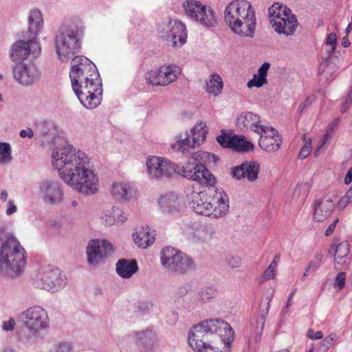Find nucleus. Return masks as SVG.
<instances>
[{
  "mask_svg": "<svg viewBox=\"0 0 352 352\" xmlns=\"http://www.w3.org/2000/svg\"><path fill=\"white\" fill-rule=\"evenodd\" d=\"M338 222V219H336L333 221V222L329 225V226L328 227V228L327 229L326 232H325V234L327 236H329L330 234H331L334 230H335V228H336V223Z\"/></svg>",
  "mask_w": 352,
  "mask_h": 352,
  "instance_id": "nucleus-61",
  "label": "nucleus"
},
{
  "mask_svg": "<svg viewBox=\"0 0 352 352\" xmlns=\"http://www.w3.org/2000/svg\"><path fill=\"white\" fill-rule=\"evenodd\" d=\"M217 296V289L213 286L201 288L195 296L197 303L206 304L212 300Z\"/></svg>",
  "mask_w": 352,
  "mask_h": 352,
  "instance_id": "nucleus-38",
  "label": "nucleus"
},
{
  "mask_svg": "<svg viewBox=\"0 0 352 352\" xmlns=\"http://www.w3.org/2000/svg\"><path fill=\"white\" fill-rule=\"evenodd\" d=\"M280 254H276L274 256V258L272 261V262L271 263V264L270 265V266H271L272 267H274L275 269H276L277 267V265H278V263L280 261Z\"/></svg>",
  "mask_w": 352,
  "mask_h": 352,
  "instance_id": "nucleus-64",
  "label": "nucleus"
},
{
  "mask_svg": "<svg viewBox=\"0 0 352 352\" xmlns=\"http://www.w3.org/2000/svg\"><path fill=\"white\" fill-rule=\"evenodd\" d=\"M162 75L163 86H166L177 80L180 73V68L175 65H163L159 67Z\"/></svg>",
  "mask_w": 352,
  "mask_h": 352,
  "instance_id": "nucleus-32",
  "label": "nucleus"
},
{
  "mask_svg": "<svg viewBox=\"0 0 352 352\" xmlns=\"http://www.w3.org/2000/svg\"><path fill=\"white\" fill-rule=\"evenodd\" d=\"M160 261L164 269L173 274H185L195 267L190 257L172 247H166L162 250Z\"/></svg>",
  "mask_w": 352,
  "mask_h": 352,
  "instance_id": "nucleus-9",
  "label": "nucleus"
},
{
  "mask_svg": "<svg viewBox=\"0 0 352 352\" xmlns=\"http://www.w3.org/2000/svg\"><path fill=\"white\" fill-rule=\"evenodd\" d=\"M188 294V289L184 285L178 286L174 292L175 297L182 298Z\"/></svg>",
  "mask_w": 352,
  "mask_h": 352,
  "instance_id": "nucleus-55",
  "label": "nucleus"
},
{
  "mask_svg": "<svg viewBox=\"0 0 352 352\" xmlns=\"http://www.w3.org/2000/svg\"><path fill=\"white\" fill-rule=\"evenodd\" d=\"M330 55L331 54H328V56L326 58H322V61L320 63L318 68V73L320 74H323L326 69L330 66Z\"/></svg>",
  "mask_w": 352,
  "mask_h": 352,
  "instance_id": "nucleus-51",
  "label": "nucleus"
},
{
  "mask_svg": "<svg viewBox=\"0 0 352 352\" xmlns=\"http://www.w3.org/2000/svg\"><path fill=\"white\" fill-rule=\"evenodd\" d=\"M43 19L41 12L38 10H32L30 12L28 17V32L30 36L37 39L43 27Z\"/></svg>",
  "mask_w": 352,
  "mask_h": 352,
  "instance_id": "nucleus-30",
  "label": "nucleus"
},
{
  "mask_svg": "<svg viewBox=\"0 0 352 352\" xmlns=\"http://www.w3.org/2000/svg\"><path fill=\"white\" fill-rule=\"evenodd\" d=\"M217 157L212 153L199 151L192 155L191 160L181 166L179 175L200 185L213 187L216 184L215 177L206 166L216 164Z\"/></svg>",
  "mask_w": 352,
  "mask_h": 352,
  "instance_id": "nucleus-6",
  "label": "nucleus"
},
{
  "mask_svg": "<svg viewBox=\"0 0 352 352\" xmlns=\"http://www.w3.org/2000/svg\"><path fill=\"white\" fill-rule=\"evenodd\" d=\"M15 326V321L13 318H10L8 321H5L3 322L2 329L4 331H11L14 329Z\"/></svg>",
  "mask_w": 352,
  "mask_h": 352,
  "instance_id": "nucleus-56",
  "label": "nucleus"
},
{
  "mask_svg": "<svg viewBox=\"0 0 352 352\" xmlns=\"http://www.w3.org/2000/svg\"><path fill=\"white\" fill-rule=\"evenodd\" d=\"M232 140V136L227 135H221L217 138V140L221 146L230 148H231Z\"/></svg>",
  "mask_w": 352,
  "mask_h": 352,
  "instance_id": "nucleus-49",
  "label": "nucleus"
},
{
  "mask_svg": "<svg viewBox=\"0 0 352 352\" xmlns=\"http://www.w3.org/2000/svg\"><path fill=\"white\" fill-rule=\"evenodd\" d=\"M227 264L232 269L237 268L241 264V258L238 256H229L227 258Z\"/></svg>",
  "mask_w": 352,
  "mask_h": 352,
  "instance_id": "nucleus-50",
  "label": "nucleus"
},
{
  "mask_svg": "<svg viewBox=\"0 0 352 352\" xmlns=\"http://www.w3.org/2000/svg\"><path fill=\"white\" fill-rule=\"evenodd\" d=\"M188 201L195 212L212 219L225 217L229 211V198L224 192L220 193L219 197L212 202L204 192H192L188 195Z\"/></svg>",
  "mask_w": 352,
  "mask_h": 352,
  "instance_id": "nucleus-8",
  "label": "nucleus"
},
{
  "mask_svg": "<svg viewBox=\"0 0 352 352\" xmlns=\"http://www.w3.org/2000/svg\"><path fill=\"white\" fill-rule=\"evenodd\" d=\"M351 201L348 199L347 197H342L338 201V208L340 210H343L346 208L347 204Z\"/></svg>",
  "mask_w": 352,
  "mask_h": 352,
  "instance_id": "nucleus-59",
  "label": "nucleus"
},
{
  "mask_svg": "<svg viewBox=\"0 0 352 352\" xmlns=\"http://www.w3.org/2000/svg\"><path fill=\"white\" fill-rule=\"evenodd\" d=\"M173 47H181L186 42L187 32L184 24L170 21L167 25L166 34L163 36Z\"/></svg>",
  "mask_w": 352,
  "mask_h": 352,
  "instance_id": "nucleus-21",
  "label": "nucleus"
},
{
  "mask_svg": "<svg viewBox=\"0 0 352 352\" xmlns=\"http://www.w3.org/2000/svg\"><path fill=\"white\" fill-rule=\"evenodd\" d=\"M9 194L7 190L1 189L0 190V201L2 203L8 202Z\"/></svg>",
  "mask_w": 352,
  "mask_h": 352,
  "instance_id": "nucleus-60",
  "label": "nucleus"
},
{
  "mask_svg": "<svg viewBox=\"0 0 352 352\" xmlns=\"http://www.w3.org/2000/svg\"><path fill=\"white\" fill-rule=\"evenodd\" d=\"M314 98L312 96L307 97L303 102H302L298 108V111L301 114L305 109L309 107L314 102Z\"/></svg>",
  "mask_w": 352,
  "mask_h": 352,
  "instance_id": "nucleus-52",
  "label": "nucleus"
},
{
  "mask_svg": "<svg viewBox=\"0 0 352 352\" xmlns=\"http://www.w3.org/2000/svg\"><path fill=\"white\" fill-rule=\"evenodd\" d=\"M69 77L72 89L83 107L94 109L100 105L102 84L94 63L85 56L74 57L71 61Z\"/></svg>",
  "mask_w": 352,
  "mask_h": 352,
  "instance_id": "nucleus-2",
  "label": "nucleus"
},
{
  "mask_svg": "<svg viewBox=\"0 0 352 352\" xmlns=\"http://www.w3.org/2000/svg\"><path fill=\"white\" fill-rule=\"evenodd\" d=\"M190 135L188 131L180 133L176 136V142L171 144V147L174 151L185 153L190 148H192L195 144H192L190 141Z\"/></svg>",
  "mask_w": 352,
  "mask_h": 352,
  "instance_id": "nucleus-34",
  "label": "nucleus"
},
{
  "mask_svg": "<svg viewBox=\"0 0 352 352\" xmlns=\"http://www.w3.org/2000/svg\"><path fill=\"white\" fill-rule=\"evenodd\" d=\"M36 287L54 293L66 285V278L60 271L52 266L41 268L34 278Z\"/></svg>",
  "mask_w": 352,
  "mask_h": 352,
  "instance_id": "nucleus-11",
  "label": "nucleus"
},
{
  "mask_svg": "<svg viewBox=\"0 0 352 352\" xmlns=\"http://www.w3.org/2000/svg\"><path fill=\"white\" fill-rule=\"evenodd\" d=\"M52 164L61 179L73 190L85 195L98 190L99 179L94 163L84 151L71 145L56 148L52 152Z\"/></svg>",
  "mask_w": 352,
  "mask_h": 352,
  "instance_id": "nucleus-1",
  "label": "nucleus"
},
{
  "mask_svg": "<svg viewBox=\"0 0 352 352\" xmlns=\"http://www.w3.org/2000/svg\"><path fill=\"white\" fill-rule=\"evenodd\" d=\"M274 296V289H270L265 297V305L261 310V314L256 318H254L251 321V327L252 333L254 334V340L255 342H258L261 340V333L263 331V326L265 324V317L268 314L270 302Z\"/></svg>",
  "mask_w": 352,
  "mask_h": 352,
  "instance_id": "nucleus-24",
  "label": "nucleus"
},
{
  "mask_svg": "<svg viewBox=\"0 0 352 352\" xmlns=\"http://www.w3.org/2000/svg\"><path fill=\"white\" fill-rule=\"evenodd\" d=\"M135 189L129 183L116 182L112 186L111 193L119 201H129L135 195Z\"/></svg>",
  "mask_w": 352,
  "mask_h": 352,
  "instance_id": "nucleus-27",
  "label": "nucleus"
},
{
  "mask_svg": "<svg viewBox=\"0 0 352 352\" xmlns=\"http://www.w3.org/2000/svg\"><path fill=\"white\" fill-rule=\"evenodd\" d=\"M21 320L32 335H37L40 330L49 327L47 311L41 306H32L21 314Z\"/></svg>",
  "mask_w": 352,
  "mask_h": 352,
  "instance_id": "nucleus-12",
  "label": "nucleus"
},
{
  "mask_svg": "<svg viewBox=\"0 0 352 352\" xmlns=\"http://www.w3.org/2000/svg\"><path fill=\"white\" fill-rule=\"evenodd\" d=\"M346 275L343 272H340L333 280V286L338 290L342 289L346 284Z\"/></svg>",
  "mask_w": 352,
  "mask_h": 352,
  "instance_id": "nucleus-45",
  "label": "nucleus"
},
{
  "mask_svg": "<svg viewBox=\"0 0 352 352\" xmlns=\"http://www.w3.org/2000/svg\"><path fill=\"white\" fill-rule=\"evenodd\" d=\"M26 252L14 237L3 241L0 248V272L10 278L19 276L26 265Z\"/></svg>",
  "mask_w": 352,
  "mask_h": 352,
  "instance_id": "nucleus-7",
  "label": "nucleus"
},
{
  "mask_svg": "<svg viewBox=\"0 0 352 352\" xmlns=\"http://www.w3.org/2000/svg\"><path fill=\"white\" fill-rule=\"evenodd\" d=\"M138 262L135 259H119L116 265L117 274L123 278H129L138 272Z\"/></svg>",
  "mask_w": 352,
  "mask_h": 352,
  "instance_id": "nucleus-28",
  "label": "nucleus"
},
{
  "mask_svg": "<svg viewBox=\"0 0 352 352\" xmlns=\"http://www.w3.org/2000/svg\"><path fill=\"white\" fill-rule=\"evenodd\" d=\"M311 140H308L307 141H306L305 142L303 146L301 148V149L299 152V154H298L299 158L305 159L307 157H308L309 155V154L311 153Z\"/></svg>",
  "mask_w": 352,
  "mask_h": 352,
  "instance_id": "nucleus-48",
  "label": "nucleus"
},
{
  "mask_svg": "<svg viewBox=\"0 0 352 352\" xmlns=\"http://www.w3.org/2000/svg\"><path fill=\"white\" fill-rule=\"evenodd\" d=\"M100 219L102 223L106 226L121 225L126 221L127 216L122 208L113 206L111 208L103 210Z\"/></svg>",
  "mask_w": 352,
  "mask_h": 352,
  "instance_id": "nucleus-26",
  "label": "nucleus"
},
{
  "mask_svg": "<svg viewBox=\"0 0 352 352\" xmlns=\"http://www.w3.org/2000/svg\"><path fill=\"white\" fill-rule=\"evenodd\" d=\"M276 269L269 266L267 269L264 272L263 276L266 280L272 279L274 277V272Z\"/></svg>",
  "mask_w": 352,
  "mask_h": 352,
  "instance_id": "nucleus-57",
  "label": "nucleus"
},
{
  "mask_svg": "<svg viewBox=\"0 0 352 352\" xmlns=\"http://www.w3.org/2000/svg\"><path fill=\"white\" fill-rule=\"evenodd\" d=\"M323 259V254L321 252H316L314 258L309 263L307 267V272L310 270L316 271L321 265Z\"/></svg>",
  "mask_w": 352,
  "mask_h": 352,
  "instance_id": "nucleus-44",
  "label": "nucleus"
},
{
  "mask_svg": "<svg viewBox=\"0 0 352 352\" xmlns=\"http://www.w3.org/2000/svg\"><path fill=\"white\" fill-rule=\"evenodd\" d=\"M74 346L70 342H60L54 344L50 352H73Z\"/></svg>",
  "mask_w": 352,
  "mask_h": 352,
  "instance_id": "nucleus-43",
  "label": "nucleus"
},
{
  "mask_svg": "<svg viewBox=\"0 0 352 352\" xmlns=\"http://www.w3.org/2000/svg\"><path fill=\"white\" fill-rule=\"evenodd\" d=\"M352 182V166L349 169L345 178L344 183L346 184H349Z\"/></svg>",
  "mask_w": 352,
  "mask_h": 352,
  "instance_id": "nucleus-63",
  "label": "nucleus"
},
{
  "mask_svg": "<svg viewBox=\"0 0 352 352\" xmlns=\"http://www.w3.org/2000/svg\"><path fill=\"white\" fill-rule=\"evenodd\" d=\"M146 166L148 176L153 179L170 177L175 173L179 175L181 168V166L170 160L157 156L148 157Z\"/></svg>",
  "mask_w": 352,
  "mask_h": 352,
  "instance_id": "nucleus-14",
  "label": "nucleus"
},
{
  "mask_svg": "<svg viewBox=\"0 0 352 352\" xmlns=\"http://www.w3.org/2000/svg\"><path fill=\"white\" fill-rule=\"evenodd\" d=\"M11 146L8 143L0 142V164H7L12 160Z\"/></svg>",
  "mask_w": 352,
  "mask_h": 352,
  "instance_id": "nucleus-42",
  "label": "nucleus"
},
{
  "mask_svg": "<svg viewBox=\"0 0 352 352\" xmlns=\"http://www.w3.org/2000/svg\"><path fill=\"white\" fill-rule=\"evenodd\" d=\"M13 77L23 86H31L40 78L41 73L33 63H17L12 69Z\"/></svg>",
  "mask_w": 352,
  "mask_h": 352,
  "instance_id": "nucleus-18",
  "label": "nucleus"
},
{
  "mask_svg": "<svg viewBox=\"0 0 352 352\" xmlns=\"http://www.w3.org/2000/svg\"><path fill=\"white\" fill-rule=\"evenodd\" d=\"M224 20L231 30L242 37L254 35L256 18L254 8L245 0H233L224 10Z\"/></svg>",
  "mask_w": 352,
  "mask_h": 352,
  "instance_id": "nucleus-4",
  "label": "nucleus"
},
{
  "mask_svg": "<svg viewBox=\"0 0 352 352\" xmlns=\"http://www.w3.org/2000/svg\"><path fill=\"white\" fill-rule=\"evenodd\" d=\"M330 250L334 251V267L336 270L347 267L351 259L348 257L349 252V244L346 241H343L339 244H333Z\"/></svg>",
  "mask_w": 352,
  "mask_h": 352,
  "instance_id": "nucleus-25",
  "label": "nucleus"
},
{
  "mask_svg": "<svg viewBox=\"0 0 352 352\" xmlns=\"http://www.w3.org/2000/svg\"><path fill=\"white\" fill-rule=\"evenodd\" d=\"M234 340V331L223 320L212 319L193 326L188 333V344L195 351H200L207 342L224 344L225 352L230 350Z\"/></svg>",
  "mask_w": 352,
  "mask_h": 352,
  "instance_id": "nucleus-3",
  "label": "nucleus"
},
{
  "mask_svg": "<svg viewBox=\"0 0 352 352\" xmlns=\"http://www.w3.org/2000/svg\"><path fill=\"white\" fill-rule=\"evenodd\" d=\"M146 82L153 86H163L162 75L159 68L151 69L145 74Z\"/></svg>",
  "mask_w": 352,
  "mask_h": 352,
  "instance_id": "nucleus-41",
  "label": "nucleus"
},
{
  "mask_svg": "<svg viewBox=\"0 0 352 352\" xmlns=\"http://www.w3.org/2000/svg\"><path fill=\"white\" fill-rule=\"evenodd\" d=\"M351 104H352V87H351L350 91L349 92V94L347 95L346 100L342 104L341 111L342 113H344L348 109V108L351 105Z\"/></svg>",
  "mask_w": 352,
  "mask_h": 352,
  "instance_id": "nucleus-54",
  "label": "nucleus"
},
{
  "mask_svg": "<svg viewBox=\"0 0 352 352\" xmlns=\"http://www.w3.org/2000/svg\"><path fill=\"white\" fill-rule=\"evenodd\" d=\"M231 148L239 152H248L254 148V144L243 135L232 136Z\"/></svg>",
  "mask_w": 352,
  "mask_h": 352,
  "instance_id": "nucleus-37",
  "label": "nucleus"
},
{
  "mask_svg": "<svg viewBox=\"0 0 352 352\" xmlns=\"http://www.w3.org/2000/svg\"><path fill=\"white\" fill-rule=\"evenodd\" d=\"M113 252L112 244L106 240H91L86 248L87 262L89 265L96 266Z\"/></svg>",
  "mask_w": 352,
  "mask_h": 352,
  "instance_id": "nucleus-15",
  "label": "nucleus"
},
{
  "mask_svg": "<svg viewBox=\"0 0 352 352\" xmlns=\"http://www.w3.org/2000/svg\"><path fill=\"white\" fill-rule=\"evenodd\" d=\"M335 204L331 199H322L316 202L314 219L317 221H322L330 216Z\"/></svg>",
  "mask_w": 352,
  "mask_h": 352,
  "instance_id": "nucleus-29",
  "label": "nucleus"
},
{
  "mask_svg": "<svg viewBox=\"0 0 352 352\" xmlns=\"http://www.w3.org/2000/svg\"><path fill=\"white\" fill-rule=\"evenodd\" d=\"M206 124L200 122L197 123L191 130L193 144L200 145L206 139L207 131Z\"/></svg>",
  "mask_w": 352,
  "mask_h": 352,
  "instance_id": "nucleus-40",
  "label": "nucleus"
},
{
  "mask_svg": "<svg viewBox=\"0 0 352 352\" xmlns=\"http://www.w3.org/2000/svg\"><path fill=\"white\" fill-rule=\"evenodd\" d=\"M261 170L260 164L254 160L245 161L232 168V176L236 179L246 178L249 182L257 180Z\"/></svg>",
  "mask_w": 352,
  "mask_h": 352,
  "instance_id": "nucleus-22",
  "label": "nucleus"
},
{
  "mask_svg": "<svg viewBox=\"0 0 352 352\" xmlns=\"http://www.w3.org/2000/svg\"><path fill=\"white\" fill-rule=\"evenodd\" d=\"M40 50L37 39L28 36L27 41L19 40L14 42L10 50V57L14 62H20L26 59L30 54L31 49Z\"/></svg>",
  "mask_w": 352,
  "mask_h": 352,
  "instance_id": "nucleus-20",
  "label": "nucleus"
},
{
  "mask_svg": "<svg viewBox=\"0 0 352 352\" xmlns=\"http://www.w3.org/2000/svg\"><path fill=\"white\" fill-rule=\"evenodd\" d=\"M236 124L241 131H251L257 134L265 126L261 124L260 116L252 111L241 112L236 118Z\"/></svg>",
  "mask_w": 352,
  "mask_h": 352,
  "instance_id": "nucleus-23",
  "label": "nucleus"
},
{
  "mask_svg": "<svg viewBox=\"0 0 352 352\" xmlns=\"http://www.w3.org/2000/svg\"><path fill=\"white\" fill-rule=\"evenodd\" d=\"M133 240L138 247L146 248L153 243L155 238L149 234L148 231L142 230L133 234Z\"/></svg>",
  "mask_w": 352,
  "mask_h": 352,
  "instance_id": "nucleus-39",
  "label": "nucleus"
},
{
  "mask_svg": "<svg viewBox=\"0 0 352 352\" xmlns=\"http://www.w3.org/2000/svg\"><path fill=\"white\" fill-rule=\"evenodd\" d=\"M85 30L84 23L78 19L68 21L58 29L54 43L60 60H67L79 52Z\"/></svg>",
  "mask_w": 352,
  "mask_h": 352,
  "instance_id": "nucleus-5",
  "label": "nucleus"
},
{
  "mask_svg": "<svg viewBox=\"0 0 352 352\" xmlns=\"http://www.w3.org/2000/svg\"><path fill=\"white\" fill-rule=\"evenodd\" d=\"M34 135V133L32 129L28 127L25 129H23L20 131V137L22 138H32Z\"/></svg>",
  "mask_w": 352,
  "mask_h": 352,
  "instance_id": "nucleus-58",
  "label": "nucleus"
},
{
  "mask_svg": "<svg viewBox=\"0 0 352 352\" xmlns=\"http://www.w3.org/2000/svg\"><path fill=\"white\" fill-rule=\"evenodd\" d=\"M214 231L206 224L195 225L192 233V239L196 241H206L212 239Z\"/></svg>",
  "mask_w": 352,
  "mask_h": 352,
  "instance_id": "nucleus-35",
  "label": "nucleus"
},
{
  "mask_svg": "<svg viewBox=\"0 0 352 352\" xmlns=\"http://www.w3.org/2000/svg\"><path fill=\"white\" fill-rule=\"evenodd\" d=\"M168 318H170L168 320V323L173 324L178 320V315L177 314L173 312L168 316Z\"/></svg>",
  "mask_w": 352,
  "mask_h": 352,
  "instance_id": "nucleus-62",
  "label": "nucleus"
},
{
  "mask_svg": "<svg viewBox=\"0 0 352 352\" xmlns=\"http://www.w3.org/2000/svg\"><path fill=\"white\" fill-rule=\"evenodd\" d=\"M258 135L260 136L259 146L263 151L273 153L280 149L283 141L278 131L274 127L265 126Z\"/></svg>",
  "mask_w": 352,
  "mask_h": 352,
  "instance_id": "nucleus-19",
  "label": "nucleus"
},
{
  "mask_svg": "<svg viewBox=\"0 0 352 352\" xmlns=\"http://www.w3.org/2000/svg\"><path fill=\"white\" fill-rule=\"evenodd\" d=\"M270 67V64L269 63H264L258 69V73L254 74L253 78L248 81L247 84L248 87H256L259 88L267 84V75Z\"/></svg>",
  "mask_w": 352,
  "mask_h": 352,
  "instance_id": "nucleus-33",
  "label": "nucleus"
},
{
  "mask_svg": "<svg viewBox=\"0 0 352 352\" xmlns=\"http://www.w3.org/2000/svg\"><path fill=\"white\" fill-rule=\"evenodd\" d=\"M17 207L14 203L13 199H9L7 202V209L6 210V214L8 216L12 215L16 212Z\"/></svg>",
  "mask_w": 352,
  "mask_h": 352,
  "instance_id": "nucleus-53",
  "label": "nucleus"
},
{
  "mask_svg": "<svg viewBox=\"0 0 352 352\" xmlns=\"http://www.w3.org/2000/svg\"><path fill=\"white\" fill-rule=\"evenodd\" d=\"M270 22L279 34H294L298 26L295 16L289 8L279 3H274L268 9Z\"/></svg>",
  "mask_w": 352,
  "mask_h": 352,
  "instance_id": "nucleus-10",
  "label": "nucleus"
},
{
  "mask_svg": "<svg viewBox=\"0 0 352 352\" xmlns=\"http://www.w3.org/2000/svg\"><path fill=\"white\" fill-rule=\"evenodd\" d=\"M336 335L331 333L329 336L326 337L320 343L319 349L322 352L327 351L330 347L332 346L333 342L335 340Z\"/></svg>",
  "mask_w": 352,
  "mask_h": 352,
  "instance_id": "nucleus-46",
  "label": "nucleus"
},
{
  "mask_svg": "<svg viewBox=\"0 0 352 352\" xmlns=\"http://www.w3.org/2000/svg\"><path fill=\"white\" fill-rule=\"evenodd\" d=\"M185 14L192 20L206 27H212L216 23L214 11L202 3L195 0L184 2Z\"/></svg>",
  "mask_w": 352,
  "mask_h": 352,
  "instance_id": "nucleus-13",
  "label": "nucleus"
},
{
  "mask_svg": "<svg viewBox=\"0 0 352 352\" xmlns=\"http://www.w3.org/2000/svg\"><path fill=\"white\" fill-rule=\"evenodd\" d=\"M38 191L44 202L56 205L64 199V191L62 184L56 180L45 179L38 184Z\"/></svg>",
  "mask_w": 352,
  "mask_h": 352,
  "instance_id": "nucleus-17",
  "label": "nucleus"
},
{
  "mask_svg": "<svg viewBox=\"0 0 352 352\" xmlns=\"http://www.w3.org/2000/svg\"><path fill=\"white\" fill-rule=\"evenodd\" d=\"M337 38L335 33H330L328 34L326 40V45L329 46V49L327 50L328 54H332L334 52L336 46Z\"/></svg>",
  "mask_w": 352,
  "mask_h": 352,
  "instance_id": "nucleus-47",
  "label": "nucleus"
},
{
  "mask_svg": "<svg viewBox=\"0 0 352 352\" xmlns=\"http://www.w3.org/2000/svg\"><path fill=\"white\" fill-rule=\"evenodd\" d=\"M133 340L138 352H153L160 344L157 331L152 326L135 331Z\"/></svg>",
  "mask_w": 352,
  "mask_h": 352,
  "instance_id": "nucleus-16",
  "label": "nucleus"
},
{
  "mask_svg": "<svg viewBox=\"0 0 352 352\" xmlns=\"http://www.w3.org/2000/svg\"><path fill=\"white\" fill-rule=\"evenodd\" d=\"M158 204L163 212H174L178 210L179 199L174 192H168L162 195L158 199Z\"/></svg>",
  "mask_w": 352,
  "mask_h": 352,
  "instance_id": "nucleus-31",
  "label": "nucleus"
},
{
  "mask_svg": "<svg viewBox=\"0 0 352 352\" xmlns=\"http://www.w3.org/2000/svg\"><path fill=\"white\" fill-rule=\"evenodd\" d=\"M223 86V83L221 77L217 74H212L206 81V91L207 93L217 96L221 93Z\"/></svg>",
  "mask_w": 352,
  "mask_h": 352,
  "instance_id": "nucleus-36",
  "label": "nucleus"
}]
</instances>
